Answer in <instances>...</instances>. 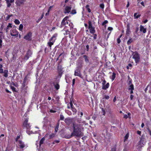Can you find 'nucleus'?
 Segmentation results:
<instances>
[{
  "instance_id": "nucleus-1",
  "label": "nucleus",
  "mask_w": 151,
  "mask_h": 151,
  "mask_svg": "<svg viewBox=\"0 0 151 151\" xmlns=\"http://www.w3.org/2000/svg\"><path fill=\"white\" fill-rule=\"evenodd\" d=\"M78 113L81 114V118H76L75 120V122L73 123V131L70 138L72 136L76 137L82 136V131L83 130V125L85 124L86 125L88 124V123H86L85 121H82L81 119L82 116L83 115V113L81 111H78Z\"/></svg>"
},
{
  "instance_id": "nucleus-2",
  "label": "nucleus",
  "mask_w": 151,
  "mask_h": 151,
  "mask_svg": "<svg viewBox=\"0 0 151 151\" xmlns=\"http://www.w3.org/2000/svg\"><path fill=\"white\" fill-rule=\"evenodd\" d=\"M131 51L132 52V58L134 59L135 63H139L140 60L139 54L136 51L133 52L132 51Z\"/></svg>"
},
{
  "instance_id": "nucleus-3",
  "label": "nucleus",
  "mask_w": 151,
  "mask_h": 151,
  "mask_svg": "<svg viewBox=\"0 0 151 151\" xmlns=\"http://www.w3.org/2000/svg\"><path fill=\"white\" fill-rule=\"evenodd\" d=\"M57 36V34H54L52 37L50 39V41L48 43V45L50 47H51L52 45L53 44L55 41L56 37Z\"/></svg>"
},
{
  "instance_id": "nucleus-4",
  "label": "nucleus",
  "mask_w": 151,
  "mask_h": 151,
  "mask_svg": "<svg viewBox=\"0 0 151 151\" xmlns=\"http://www.w3.org/2000/svg\"><path fill=\"white\" fill-rule=\"evenodd\" d=\"M82 68V66L81 65H78L77 67L76 70H75L74 75L77 76L81 77L82 75L81 74V70Z\"/></svg>"
},
{
  "instance_id": "nucleus-5",
  "label": "nucleus",
  "mask_w": 151,
  "mask_h": 151,
  "mask_svg": "<svg viewBox=\"0 0 151 151\" xmlns=\"http://www.w3.org/2000/svg\"><path fill=\"white\" fill-rule=\"evenodd\" d=\"M32 51L29 49L24 56V59L25 60H27L30 57L32 56Z\"/></svg>"
},
{
  "instance_id": "nucleus-6",
  "label": "nucleus",
  "mask_w": 151,
  "mask_h": 151,
  "mask_svg": "<svg viewBox=\"0 0 151 151\" xmlns=\"http://www.w3.org/2000/svg\"><path fill=\"white\" fill-rule=\"evenodd\" d=\"M68 17L66 16L63 19L60 26V28H62L63 26L66 25L68 24L67 19L68 18Z\"/></svg>"
},
{
  "instance_id": "nucleus-7",
  "label": "nucleus",
  "mask_w": 151,
  "mask_h": 151,
  "mask_svg": "<svg viewBox=\"0 0 151 151\" xmlns=\"http://www.w3.org/2000/svg\"><path fill=\"white\" fill-rule=\"evenodd\" d=\"M23 126L27 129H30L31 125L28 122V120L26 119L23 124Z\"/></svg>"
},
{
  "instance_id": "nucleus-8",
  "label": "nucleus",
  "mask_w": 151,
  "mask_h": 151,
  "mask_svg": "<svg viewBox=\"0 0 151 151\" xmlns=\"http://www.w3.org/2000/svg\"><path fill=\"white\" fill-rule=\"evenodd\" d=\"M10 34L12 36L17 37L18 36V32L16 29H12L11 31Z\"/></svg>"
},
{
  "instance_id": "nucleus-9",
  "label": "nucleus",
  "mask_w": 151,
  "mask_h": 151,
  "mask_svg": "<svg viewBox=\"0 0 151 151\" xmlns=\"http://www.w3.org/2000/svg\"><path fill=\"white\" fill-rule=\"evenodd\" d=\"M26 0H16L15 2V4L18 6H20L24 4V2Z\"/></svg>"
},
{
  "instance_id": "nucleus-10",
  "label": "nucleus",
  "mask_w": 151,
  "mask_h": 151,
  "mask_svg": "<svg viewBox=\"0 0 151 151\" xmlns=\"http://www.w3.org/2000/svg\"><path fill=\"white\" fill-rule=\"evenodd\" d=\"M32 33L31 32H29L27 35H25L24 37V38L28 41H30L31 40L32 37Z\"/></svg>"
},
{
  "instance_id": "nucleus-11",
  "label": "nucleus",
  "mask_w": 151,
  "mask_h": 151,
  "mask_svg": "<svg viewBox=\"0 0 151 151\" xmlns=\"http://www.w3.org/2000/svg\"><path fill=\"white\" fill-rule=\"evenodd\" d=\"M146 141L144 139L142 138L138 142V145L139 147H142L145 144Z\"/></svg>"
},
{
  "instance_id": "nucleus-12",
  "label": "nucleus",
  "mask_w": 151,
  "mask_h": 151,
  "mask_svg": "<svg viewBox=\"0 0 151 151\" xmlns=\"http://www.w3.org/2000/svg\"><path fill=\"white\" fill-rule=\"evenodd\" d=\"M71 9V7L70 6H66L64 11V13L65 14L69 13L70 12Z\"/></svg>"
},
{
  "instance_id": "nucleus-13",
  "label": "nucleus",
  "mask_w": 151,
  "mask_h": 151,
  "mask_svg": "<svg viewBox=\"0 0 151 151\" xmlns=\"http://www.w3.org/2000/svg\"><path fill=\"white\" fill-rule=\"evenodd\" d=\"M70 107L71 108L72 111L75 114H76L77 112V110L73 106L72 102L71 101L70 102Z\"/></svg>"
},
{
  "instance_id": "nucleus-14",
  "label": "nucleus",
  "mask_w": 151,
  "mask_h": 151,
  "mask_svg": "<svg viewBox=\"0 0 151 151\" xmlns=\"http://www.w3.org/2000/svg\"><path fill=\"white\" fill-rule=\"evenodd\" d=\"M18 142L19 143V146L20 147V148L22 149V151H23V149L25 147V145L24 143L21 141L19 140Z\"/></svg>"
},
{
  "instance_id": "nucleus-15",
  "label": "nucleus",
  "mask_w": 151,
  "mask_h": 151,
  "mask_svg": "<svg viewBox=\"0 0 151 151\" xmlns=\"http://www.w3.org/2000/svg\"><path fill=\"white\" fill-rule=\"evenodd\" d=\"M7 4V7H9L11 5V3H13L14 0H5Z\"/></svg>"
},
{
  "instance_id": "nucleus-16",
  "label": "nucleus",
  "mask_w": 151,
  "mask_h": 151,
  "mask_svg": "<svg viewBox=\"0 0 151 151\" xmlns=\"http://www.w3.org/2000/svg\"><path fill=\"white\" fill-rule=\"evenodd\" d=\"M65 122L67 124L69 125L72 122L73 119H65Z\"/></svg>"
},
{
  "instance_id": "nucleus-17",
  "label": "nucleus",
  "mask_w": 151,
  "mask_h": 151,
  "mask_svg": "<svg viewBox=\"0 0 151 151\" xmlns=\"http://www.w3.org/2000/svg\"><path fill=\"white\" fill-rule=\"evenodd\" d=\"M140 31L145 34L146 32V29L144 28L143 26L141 25L140 27Z\"/></svg>"
},
{
  "instance_id": "nucleus-18",
  "label": "nucleus",
  "mask_w": 151,
  "mask_h": 151,
  "mask_svg": "<svg viewBox=\"0 0 151 151\" xmlns=\"http://www.w3.org/2000/svg\"><path fill=\"white\" fill-rule=\"evenodd\" d=\"M109 83H108L106 85H105V83L103 82V86L102 87V88L103 89L106 90L109 87Z\"/></svg>"
},
{
  "instance_id": "nucleus-19",
  "label": "nucleus",
  "mask_w": 151,
  "mask_h": 151,
  "mask_svg": "<svg viewBox=\"0 0 151 151\" xmlns=\"http://www.w3.org/2000/svg\"><path fill=\"white\" fill-rule=\"evenodd\" d=\"M54 86L55 88L57 90L60 88V85L58 83H54Z\"/></svg>"
},
{
  "instance_id": "nucleus-20",
  "label": "nucleus",
  "mask_w": 151,
  "mask_h": 151,
  "mask_svg": "<svg viewBox=\"0 0 151 151\" xmlns=\"http://www.w3.org/2000/svg\"><path fill=\"white\" fill-rule=\"evenodd\" d=\"M83 57L84 58L85 61L86 63H88L89 62V60L88 57L86 55H84Z\"/></svg>"
},
{
  "instance_id": "nucleus-21",
  "label": "nucleus",
  "mask_w": 151,
  "mask_h": 151,
  "mask_svg": "<svg viewBox=\"0 0 151 151\" xmlns=\"http://www.w3.org/2000/svg\"><path fill=\"white\" fill-rule=\"evenodd\" d=\"M8 70H4V72L3 73H4V76L5 77H7L8 75Z\"/></svg>"
},
{
  "instance_id": "nucleus-22",
  "label": "nucleus",
  "mask_w": 151,
  "mask_h": 151,
  "mask_svg": "<svg viewBox=\"0 0 151 151\" xmlns=\"http://www.w3.org/2000/svg\"><path fill=\"white\" fill-rule=\"evenodd\" d=\"M89 29L90 32L91 33L94 34L95 32V31L94 27H93L90 28H89Z\"/></svg>"
},
{
  "instance_id": "nucleus-23",
  "label": "nucleus",
  "mask_w": 151,
  "mask_h": 151,
  "mask_svg": "<svg viewBox=\"0 0 151 151\" xmlns=\"http://www.w3.org/2000/svg\"><path fill=\"white\" fill-rule=\"evenodd\" d=\"M133 41V40L131 38H130L127 41V44L128 45H129Z\"/></svg>"
},
{
  "instance_id": "nucleus-24",
  "label": "nucleus",
  "mask_w": 151,
  "mask_h": 151,
  "mask_svg": "<svg viewBox=\"0 0 151 151\" xmlns=\"http://www.w3.org/2000/svg\"><path fill=\"white\" fill-rule=\"evenodd\" d=\"M129 90H132L134 89V86L133 84H131L129 86Z\"/></svg>"
},
{
  "instance_id": "nucleus-25",
  "label": "nucleus",
  "mask_w": 151,
  "mask_h": 151,
  "mask_svg": "<svg viewBox=\"0 0 151 151\" xmlns=\"http://www.w3.org/2000/svg\"><path fill=\"white\" fill-rule=\"evenodd\" d=\"M45 140V138L44 137H43L40 140V145L41 146V145L44 142V141Z\"/></svg>"
},
{
  "instance_id": "nucleus-26",
  "label": "nucleus",
  "mask_w": 151,
  "mask_h": 151,
  "mask_svg": "<svg viewBox=\"0 0 151 151\" xmlns=\"http://www.w3.org/2000/svg\"><path fill=\"white\" fill-rule=\"evenodd\" d=\"M69 26L70 27V31H72V29H73V24L72 23H70L68 24Z\"/></svg>"
},
{
  "instance_id": "nucleus-27",
  "label": "nucleus",
  "mask_w": 151,
  "mask_h": 151,
  "mask_svg": "<svg viewBox=\"0 0 151 151\" xmlns=\"http://www.w3.org/2000/svg\"><path fill=\"white\" fill-rule=\"evenodd\" d=\"M137 13H135L134 14V17L136 19H137L138 18L141 16V15L140 14L137 15Z\"/></svg>"
},
{
  "instance_id": "nucleus-28",
  "label": "nucleus",
  "mask_w": 151,
  "mask_h": 151,
  "mask_svg": "<svg viewBox=\"0 0 151 151\" xmlns=\"http://www.w3.org/2000/svg\"><path fill=\"white\" fill-rule=\"evenodd\" d=\"M59 123H57V125H56V126L55 127V131L56 132H57L58 131V128H59Z\"/></svg>"
},
{
  "instance_id": "nucleus-29",
  "label": "nucleus",
  "mask_w": 151,
  "mask_h": 151,
  "mask_svg": "<svg viewBox=\"0 0 151 151\" xmlns=\"http://www.w3.org/2000/svg\"><path fill=\"white\" fill-rule=\"evenodd\" d=\"M116 77V74L114 73H113L112 75L111 76V79L112 80V81H113Z\"/></svg>"
},
{
  "instance_id": "nucleus-30",
  "label": "nucleus",
  "mask_w": 151,
  "mask_h": 151,
  "mask_svg": "<svg viewBox=\"0 0 151 151\" xmlns=\"http://www.w3.org/2000/svg\"><path fill=\"white\" fill-rule=\"evenodd\" d=\"M88 29L90 28H91L93 27H92V23L91 21H88Z\"/></svg>"
},
{
  "instance_id": "nucleus-31",
  "label": "nucleus",
  "mask_w": 151,
  "mask_h": 151,
  "mask_svg": "<svg viewBox=\"0 0 151 151\" xmlns=\"http://www.w3.org/2000/svg\"><path fill=\"white\" fill-rule=\"evenodd\" d=\"M129 137V134L127 133L126 134L125 136L124 137V142H125L126 140H127Z\"/></svg>"
},
{
  "instance_id": "nucleus-32",
  "label": "nucleus",
  "mask_w": 151,
  "mask_h": 151,
  "mask_svg": "<svg viewBox=\"0 0 151 151\" xmlns=\"http://www.w3.org/2000/svg\"><path fill=\"white\" fill-rule=\"evenodd\" d=\"M76 11L75 9H73L72 10V11L70 12V14H76Z\"/></svg>"
},
{
  "instance_id": "nucleus-33",
  "label": "nucleus",
  "mask_w": 151,
  "mask_h": 151,
  "mask_svg": "<svg viewBox=\"0 0 151 151\" xmlns=\"http://www.w3.org/2000/svg\"><path fill=\"white\" fill-rule=\"evenodd\" d=\"M116 145L114 146L111 148V151H116Z\"/></svg>"
},
{
  "instance_id": "nucleus-34",
  "label": "nucleus",
  "mask_w": 151,
  "mask_h": 151,
  "mask_svg": "<svg viewBox=\"0 0 151 151\" xmlns=\"http://www.w3.org/2000/svg\"><path fill=\"white\" fill-rule=\"evenodd\" d=\"M43 16H44V13H43V14L42 15L41 17H40L39 18L38 20L37 21V23L39 22L43 18Z\"/></svg>"
},
{
  "instance_id": "nucleus-35",
  "label": "nucleus",
  "mask_w": 151,
  "mask_h": 151,
  "mask_svg": "<svg viewBox=\"0 0 151 151\" xmlns=\"http://www.w3.org/2000/svg\"><path fill=\"white\" fill-rule=\"evenodd\" d=\"M23 25L22 24H20L19 25V29L20 31H22L23 29Z\"/></svg>"
},
{
  "instance_id": "nucleus-36",
  "label": "nucleus",
  "mask_w": 151,
  "mask_h": 151,
  "mask_svg": "<svg viewBox=\"0 0 151 151\" xmlns=\"http://www.w3.org/2000/svg\"><path fill=\"white\" fill-rule=\"evenodd\" d=\"M14 22L15 23V24H19L20 23V22L17 19H16L14 21Z\"/></svg>"
},
{
  "instance_id": "nucleus-37",
  "label": "nucleus",
  "mask_w": 151,
  "mask_h": 151,
  "mask_svg": "<svg viewBox=\"0 0 151 151\" xmlns=\"http://www.w3.org/2000/svg\"><path fill=\"white\" fill-rule=\"evenodd\" d=\"M104 98H105L106 99H108L109 98V96L108 95H105Z\"/></svg>"
},
{
  "instance_id": "nucleus-38",
  "label": "nucleus",
  "mask_w": 151,
  "mask_h": 151,
  "mask_svg": "<svg viewBox=\"0 0 151 151\" xmlns=\"http://www.w3.org/2000/svg\"><path fill=\"white\" fill-rule=\"evenodd\" d=\"M72 32V31H69L68 30H67L66 31V35H67L68 34H69V33H71Z\"/></svg>"
},
{
  "instance_id": "nucleus-39",
  "label": "nucleus",
  "mask_w": 151,
  "mask_h": 151,
  "mask_svg": "<svg viewBox=\"0 0 151 151\" xmlns=\"http://www.w3.org/2000/svg\"><path fill=\"white\" fill-rule=\"evenodd\" d=\"M108 23V21L107 20H105L102 23V25L104 26L106 24Z\"/></svg>"
},
{
  "instance_id": "nucleus-40",
  "label": "nucleus",
  "mask_w": 151,
  "mask_h": 151,
  "mask_svg": "<svg viewBox=\"0 0 151 151\" xmlns=\"http://www.w3.org/2000/svg\"><path fill=\"white\" fill-rule=\"evenodd\" d=\"M64 119V117L63 115H60V119L61 120H63Z\"/></svg>"
},
{
  "instance_id": "nucleus-41",
  "label": "nucleus",
  "mask_w": 151,
  "mask_h": 151,
  "mask_svg": "<svg viewBox=\"0 0 151 151\" xmlns=\"http://www.w3.org/2000/svg\"><path fill=\"white\" fill-rule=\"evenodd\" d=\"M60 142V141L58 140H55L53 142V144H55V143H58Z\"/></svg>"
},
{
  "instance_id": "nucleus-42",
  "label": "nucleus",
  "mask_w": 151,
  "mask_h": 151,
  "mask_svg": "<svg viewBox=\"0 0 151 151\" xmlns=\"http://www.w3.org/2000/svg\"><path fill=\"white\" fill-rule=\"evenodd\" d=\"M102 109V113L103 114V115H105V111L104 110V109Z\"/></svg>"
},
{
  "instance_id": "nucleus-43",
  "label": "nucleus",
  "mask_w": 151,
  "mask_h": 151,
  "mask_svg": "<svg viewBox=\"0 0 151 151\" xmlns=\"http://www.w3.org/2000/svg\"><path fill=\"white\" fill-rule=\"evenodd\" d=\"M11 88L12 89L13 91L16 92V88L13 86H11Z\"/></svg>"
},
{
  "instance_id": "nucleus-44",
  "label": "nucleus",
  "mask_w": 151,
  "mask_h": 151,
  "mask_svg": "<svg viewBox=\"0 0 151 151\" xmlns=\"http://www.w3.org/2000/svg\"><path fill=\"white\" fill-rule=\"evenodd\" d=\"M100 6L102 9H103L104 7V5L103 4H101L100 5Z\"/></svg>"
},
{
  "instance_id": "nucleus-45",
  "label": "nucleus",
  "mask_w": 151,
  "mask_h": 151,
  "mask_svg": "<svg viewBox=\"0 0 151 151\" xmlns=\"http://www.w3.org/2000/svg\"><path fill=\"white\" fill-rule=\"evenodd\" d=\"M2 37L1 36H0V44H2Z\"/></svg>"
},
{
  "instance_id": "nucleus-46",
  "label": "nucleus",
  "mask_w": 151,
  "mask_h": 151,
  "mask_svg": "<svg viewBox=\"0 0 151 151\" xmlns=\"http://www.w3.org/2000/svg\"><path fill=\"white\" fill-rule=\"evenodd\" d=\"M129 29L128 28L127 29V30L126 31V33L127 34H129Z\"/></svg>"
},
{
  "instance_id": "nucleus-47",
  "label": "nucleus",
  "mask_w": 151,
  "mask_h": 151,
  "mask_svg": "<svg viewBox=\"0 0 151 151\" xmlns=\"http://www.w3.org/2000/svg\"><path fill=\"white\" fill-rule=\"evenodd\" d=\"M53 7L52 6H50L48 10V12H49L51 9Z\"/></svg>"
},
{
  "instance_id": "nucleus-48",
  "label": "nucleus",
  "mask_w": 151,
  "mask_h": 151,
  "mask_svg": "<svg viewBox=\"0 0 151 151\" xmlns=\"http://www.w3.org/2000/svg\"><path fill=\"white\" fill-rule=\"evenodd\" d=\"M117 43L118 44H119L120 43V42H121V40H120L119 38L117 39Z\"/></svg>"
},
{
  "instance_id": "nucleus-49",
  "label": "nucleus",
  "mask_w": 151,
  "mask_h": 151,
  "mask_svg": "<svg viewBox=\"0 0 151 151\" xmlns=\"http://www.w3.org/2000/svg\"><path fill=\"white\" fill-rule=\"evenodd\" d=\"M4 71L2 68H0V73H3Z\"/></svg>"
},
{
  "instance_id": "nucleus-50",
  "label": "nucleus",
  "mask_w": 151,
  "mask_h": 151,
  "mask_svg": "<svg viewBox=\"0 0 151 151\" xmlns=\"http://www.w3.org/2000/svg\"><path fill=\"white\" fill-rule=\"evenodd\" d=\"M129 116L127 115V114H125L124 115V117L125 119H127L128 118Z\"/></svg>"
},
{
  "instance_id": "nucleus-51",
  "label": "nucleus",
  "mask_w": 151,
  "mask_h": 151,
  "mask_svg": "<svg viewBox=\"0 0 151 151\" xmlns=\"http://www.w3.org/2000/svg\"><path fill=\"white\" fill-rule=\"evenodd\" d=\"M11 16H12V15H8L6 17L7 19H9Z\"/></svg>"
},
{
  "instance_id": "nucleus-52",
  "label": "nucleus",
  "mask_w": 151,
  "mask_h": 151,
  "mask_svg": "<svg viewBox=\"0 0 151 151\" xmlns=\"http://www.w3.org/2000/svg\"><path fill=\"white\" fill-rule=\"evenodd\" d=\"M96 37H97L96 34H94L93 38L95 40L96 39Z\"/></svg>"
},
{
  "instance_id": "nucleus-53",
  "label": "nucleus",
  "mask_w": 151,
  "mask_h": 151,
  "mask_svg": "<svg viewBox=\"0 0 151 151\" xmlns=\"http://www.w3.org/2000/svg\"><path fill=\"white\" fill-rule=\"evenodd\" d=\"M134 96L132 95H131L130 96V98L131 100H132Z\"/></svg>"
},
{
  "instance_id": "nucleus-54",
  "label": "nucleus",
  "mask_w": 151,
  "mask_h": 151,
  "mask_svg": "<svg viewBox=\"0 0 151 151\" xmlns=\"http://www.w3.org/2000/svg\"><path fill=\"white\" fill-rule=\"evenodd\" d=\"M8 28L12 27V24H11L9 23L8 26H7Z\"/></svg>"
},
{
  "instance_id": "nucleus-55",
  "label": "nucleus",
  "mask_w": 151,
  "mask_h": 151,
  "mask_svg": "<svg viewBox=\"0 0 151 151\" xmlns=\"http://www.w3.org/2000/svg\"><path fill=\"white\" fill-rule=\"evenodd\" d=\"M75 79H73V83H72L73 85L75 83Z\"/></svg>"
},
{
  "instance_id": "nucleus-56",
  "label": "nucleus",
  "mask_w": 151,
  "mask_h": 151,
  "mask_svg": "<svg viewBox=\"0 0 151 151\" xmlns=\"http://www.w3.org/2000/svg\"><path fill=\"white\" fill-rule=\"evenodd\" d=\"M86 48L87 49V50L88 51L89 50V46L88 45H87L86 46Z\"/></svg>"
},
{
  "instance_id": "nucleus-57",
  "label": "nucleus",
  "mask_w": 151,
  "mask_h": 151,
  "mask_svg": "<svg viewBox=\"0 0 151 151\" xmlns=\"http://www.w3.org/2000/svg\"><path fill=\"white\" fill-rule=\"evenodd\" d=\"M137 133L138 134H139L140 135V134L141 133V132L140 131H139L138 130L137 131Z\"/></svg>"
},
{
  "instance_id": "nucleus-58",
  "label": "nucleus",
  "mask_w": 151,
  "mask_h": 151,
  "mask_svg": "<svg viewBox=\"0 0 151 151\" xmlns=\"http://www.w3.org/2000/svg\"><path fill=\"white\" fill-rule=\"evenodd\" d=\"M108 30H111L113 29V28L112 27H109L108 28Z\"/></svg>"
},
{
  "instance_id": "nucleus-59",
  "label": "nucleus",
  "mask_w": 151,
  "mask_h": 151,
  "mask_svg": "<svg viewBox=\"0 0 151 151\" xmlns=\"http://www.w3.org/2000/svg\"><path fill=\"white\" fill-rule=\"evenodd\" d=\"M55 112H56L55 111H54L53 110H50V112H51V113H55Z\"/></svg>"
},
{
  "instance_id": "nucleus-60",
  "label": "nucleus",
  "mask_w": 151,
  "mask_h": 151,
  "mask_svg": "<svg viewBox=\"0 0 151 151\" xmlns=\"http://www.w3.org/2000/svg\"><path fill=\"white\" fill-rule=\"evenodd\" d=\"M140 3H141V4L142 5L144 6H145V5H144V3L143 2V1H142Z\"/></svg>"
},
{
  "instance_id": "nucleus-61",
  "label": "nucleus",
  "mask_w": 151,
  "mask_h": 151,
  "mask_svg": "<svg viewBox=\"0 0 151 151\" xmlns=\"http://www.w3.org/2000/svg\"><path fill=\"white\" fill-rule=\"evenodd\" d=\"M54 136V135L53 134H52V135H50V138H52Z\"/></svg>"
},
{
  "instance_id": "nucleus-62",
  "label": "nucleus",
  "mask_w": 151,
  "mask_h": 151,
  "mask_svg": "<svg viewBox=\"0 0 151 151\" xmlns=\"http://www.w3.org/2000/svg\"><path fill=\"white\" fill-rule=\"evenodd\" d=\"M116 97L115 96L114 98V99H113V101H114V102H115V101H116Z\"/></svg>"
},
{
  "instance_id": "nucleus-63",
  "label": "nucleus",
  "mask_w": 151,
  "mask_h": 151,
  "mask_svg": "<svg viewBox=\"0 0 151 151\" xmlns=\"http://www.w3.org/2000/svg\"><path fill=\"white\" fill-rule=\"evenodd\" d=\"M114 60H115L116 59V56L114 54Z\"/></svg>"
},
{
  "instance_id": "nucleus-64",
  "label": "nucleus",
  "mask_w": 151,
  "mask_h": 151,
  "mask_svg": "<svg viewBox=\"0 0 151 151\" xmlns=\"http://www.w3.org/2000/svg\"><path fill=\"white\" fill-rule=\"evenodd\" d=\"M87 10H88V12L90 13L91 12V9L89 8H88Z\"/></svg>"
}]
</instances>
